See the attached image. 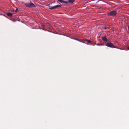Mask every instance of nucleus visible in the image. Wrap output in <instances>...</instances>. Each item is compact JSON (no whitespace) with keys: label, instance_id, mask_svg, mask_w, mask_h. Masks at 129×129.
Instances as JSON below:
<instances>
[{"label":"nucleus","instance_id":"f257e3e1","mask_svg":"<svg viewBox=\"0 0 129 129\" xmlns=\"http://www.w3.org/2000/svg\"><path fill=\"white\" fill-rule=\"evenodd\" d=\"M25 5L27 7L29 8L36 7L35 6L34 4L31 2L26 3Z\"/></svg>","mask_w":129,"mask_h":129},{"label":"nucleus","instance_id":"f03ea898","mask_svg":"<svg viewBox=\"0 0 129 129\" xmlns=\"http://www.w3.org/2000/svg\"><path fill=\"white\" fill-rule=\"evenodd\" d=\"M117 13V12L115 10H113L108 13V15L113 16H115Z\"/></svg>","mask_w":129,"mask_h":129},{"label":"nucleus","instance_id":"7ed1b4c3","mask_svg":"<svg viewBox=\"0 0 129 129\" xmlns=\"http://www.w3.org/2000/svg\"><path fill=\"white\" fill-rule=\"evenodd\" d=\"M106 45L107 46L110 47L112 48H116V47L114 46L113 44L111 42H108L106 44Z\"/></svg>","mask_w":129,"mask_h":129},{"label":"nucleus","instance_id":"20e7f679","mask_svg":"<svg viewBox=\"0 0 129 129\" xmlns=\"http://www.w3.org/2000/svg\"><path fill=\"white\" fill-rule=\"evenodd\" d=\"M61 6V5H57L53 7H51L50 6H49V8L50 9H56L58 7H60Z\"/></svg>","mask_w":129,"mask_h":129},{"label":"nucleus","instance_id":"39448f33","mask_svg":"<svg viewBox=\"0 0 129 129\" xmlns=\"http://www.w3.org/2000/svg\"><path fill=\"white\" fill-rule=\"evenodd\" d=\"M102 40H103V41H104L107 42V39L106 38V36H104L102 38Z\"/></svg>","mask_w":129,"mask_h":129},{"label":"nucleus","instance_id":"423d86ee","mask_svg":"<svg viewBox=\"0 0 129 129\" xmlns=\"http://www.w3.org/2000/svg\"><path fill=\"white\" fill-rule=\"evenodd\" d=\"M59 2L61 3H63L66 4H67L68 3V2H67L66 1H63L60 0H59Z\"/></svg>","mask_w":129,"mask_h":129},{"label":"nucleus","instance_id":"0eeeda50","mask_svg":"<svg viewBox=\"0 0 129 129\" xmlns=\"http://www.w3.org/2000/svg\"><path fill=\"white\" fill-rule=\"evenodd\" d=\"M75 0H69L68 1V3H70L72 4L75 1Z\"/></svg>","mask_w":129,"mask_h":129},{"label":"nucleus","instance_id":"6e6552de","mask_svg":"<svg viewBox=\"0 0 129 129\" xmlns=\"http://www.w3.org/2000/svg\"><path fill=\"white\" fill-rule=\"evenodd\" d=\"M12 14L11 13L9 12L7 13V15L8 16H9V17H11L12 16V14Z\"/></svg>","mask_w":129,"mask_h":129},{"label":"nucleus","instance_id":"1a4fd4ad","mask_svg":"<svg viewBox=\"0 0 129 129\" xmlns=\"http://www.w3.org/2000/svg\"><path fill=\"white\" fill-rule=\"evenodd\" d=\"M84 41L87 42H88L89 43H91L90 41L89 40H87L86 39H85L84 40Z\"/></svg>","mask_w":129,"mask_h":129},{"label":"nucleus","instance_id":"9d476101","mask_svg":"<svg viewBox=\"0 0 129 129\" xmlns=\"http://www.w3.org/2000/svg\"><path fill=\"white\" fill-rule=\"evenodd\" d=\"M96 45H103V44H99L98 43L96 44Z\"/></svg>","mask_w":129,"mask_h":129},{"label":"nucleus","instance_id":"9b49d317","mask_svg":"<svg viewBox=\"0 0 129 129\" xmlns=\"http://www.w3.org/2000/svg\"><path fill=\"white\" fill-rule=\"evenodd\" d=\"M18 9H16V10H15V11H15V12H16L17 11H18Z\"/></svg>","mask_w":129,"mask_h":129},{"label":"nucleus","instance_id":"f8f14e48","mask_svg":"<svg viewBox=\"0 0 129 129\" xmlns=\"http://www.w3.org/2000/svg\"><path fill=\"white\" fill-rule=\"evenodd\" d=\"M106 28H107V29H109V28H110V27H107H107H105V29H106Z\"/></svg>","mask_w":129,"mask_h":129},{"label":"nucleus","instance_id":"ddd939ff","mask_svg":"<svg viewBox=\"0 0 129 129\" xmlns=\"http://www.w3.org/2000/svg\"><path fill=\"white\" fill-rule=\"evenodd\" d=\"M127 26H128V29H129V25H128Z\"/></svg>","mask_w":129,"mask_h":129},{"label":"nucleus","instance_id":"4468645a","mask_svg":"<svg viewBox=\"0 0 129 129\" xmlns=\"http://www.w3.org/2000/svg\"><path fill=\"white\" fill-rule=\"evenodd\" d=\"M128 48V49H129V47Z\"/></svg>","mask_w":129,"mask_h":129}]
</instances>
